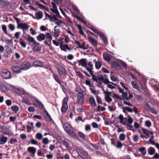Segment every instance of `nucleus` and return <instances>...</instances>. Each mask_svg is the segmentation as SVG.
<instances>
[{"label":"nucleus","instance_id":"obj_58","mask_svg":"<svg viewBox=\"0 0 159 159\" xmlns=\"http://www.w3.org/2000/svg\"><path fill=\"white\" fill-rule=\"evenodd\" d=\"M93 69H90L89 68V67H87V69H86L88 71H89L90 73V75L92 76L94 75V74H93Z\"/></svg>","mask_w":159,"mask_h":159},{"label":"nucleus","instance_id":"obj_20","mask_svg":"<svg viewBox=\"0 0 159 159\" xmlns=\"http://www.w3.org/2000/svg\"><path fill=\"white\" fill-rule=\"evenodd\" d=\"M148 152L149 155H153L155 153V150L154 148L151 147L148 149Z\"/></svg>","mask_w":159,"mask_h":159},{"label":"nucleus","instance_id":"obj_12","mask_svg":"<svg viewBox=\"0 0 159 159\" xmlns=\"http://www.w3.org/2000/svg\"><path fill=\"white\" fill-rule=\"evenodd\" d=\"M11 68L14 72L17 74L20 73L22 70L20 66V67L16 66H12Z\"/></svg>","mask_w":159,"mask_h":159},{"label":"nucleus","instance_id":"obj_47","mask_svg":"<svg viewBox=\"0 0 159 159\" xmlns=\"http://www.w3.org/2000/svg\"><path fill=\"white\" fill-rule=\"evenodd\" d=\"M12 110L15 112H17L19 110V107L17 106H14L11 107Z\"/></svg>","mask_w":159,"mask_h":159},{"label":"nucleus","instance_id":"obj_3","mask_svg":"<svg viewBox=\"0 0 159 159\" xmlns=\"http://www.w3.org/2000/svg\"><path fill=\"white\" fill-rule=\"evenodd\" d=\"M2 77L5 79H11L12 78L11 73L8 70L3 69L1 72Z\"/></svg>","mask_w":159,"mask_h":159},{"label":"nucleus","instance_id":"obj_18","mask_svg":"<svg viewBox=\"0 0 159 159\" xmlns=\"http://www.w3.org/2000/svg\"><path fill=\"white\" fill-rule=\"evenodd\" d=\"M45 38V35L43 33L40 34L37 37V39L39 41H41L44 40Z\"/></svg>","mask_w":159,"mask_h":159},{"label":"nucleus","instance_id":"obj_13","mask_svg":"<svg viewBox=\"0 0 159 159\" xmlns=\"http://www.w3.org/2000/svg\"><path fill=\"white\" fill-rule=\"evenodd\" d=\"M133 119L130 116H128V124L127 125L128 127H129V130H131V129L133 128V126L131 125L133 123Z\"/></svg>","mask_w":159,"mask_h":159},{"label":"nucleus","instance_id":"obj_14","mask_svg":"<svg viewBox=\"0 0 159 159\" xmlns=\"http://www.w3.org/2000/svg\"><path fill=\"white\" fill-rule=\"evenodd\" d=\"M53 77L55 80L58 84H61V83H65V84H66V83L62 81L58 75H56V74H54L53 76Z\"/></svg>","mask_w":159,"mask_h":159},{"label":"nucleus","instance_id":"obj_27","mask_svg":"<svg viewBox=\"0 0 159 159\" xmlns=\"http://www.w3.org/2000/svg\"><path fill=\"white\" fill-rule=\"evenodd\" d=\"M89 41L91 42L92 44L94 47L97 46V43L96 41L93 38L90 37L89 38Z\"/></svg>","mask_w":159,"mask_h":159},{"label":"nucleus","instance_id":"obj_62","mask_svg":"<svg viewBox=\"0 0 159 159\" xmlns=\"http://www.w3.org/2000/svg\"><path fill=\"white\" fill-rule=\"evenodd\" d=\"M152 159H159V154L156 153L152 157Z\"/></svg>","mask_w":159,"mask_h":159},{"label":"nucleus","instance_id":"obj_15","mask_svg":"<svg viewBox=\"0 0 159 159\" xmlns=\"http://www.w3.org/2000/svg\"><path fill=\"white\" fill-rule=\"evenodd\" d=\"M34 104V106L39 108L43 109L44 108V106L42 103L38 100H35Z\"/></svg>","mask_w":159,"mask_h":159},{"label":"nucleus","instance_id":"obj_2","mask_svg":"<svg viewBox=\"0 0 159 159\" xmlns=\"http://www.w3.org/2000/svg\"><path fill=\"white\" fill-rule=\"evenodd\" d=\"M63 127L66 131L69 134L75 137L76 134L74 133L73 129L68 123H65L63 125Z\"/></svg>","mask_w":159,"mask_h":159},{"label":"nucleus","instance_id":"obj_49","mask_svg":"<svg viewBox=\"0 0 159 159\" xmlns=\"http://www.w3.org/2000/svg\"><path fill=\"white\" fill-rule=\"evenodd\" d=\"M78 135L82 139L84 140L85 139V135L81 132H79L78 133Z\"/></svg>","mask_w":159,"mask_h":159},{"label":"nucleus","instance_id":"obj_4","mask_svg":"<svg viewBox=\"0 0 159 159\" xmlns=\"http://www.w3.org/2000/svg\"><path fill=\"white\" fill-rule=\"evenodd\" d=\"M60 76H65L66 75V70L64 67L59 65L57 66V67Z\"/></svg>","mask_w":159,"mask_h":159},{"label":"nucleus","instance_id":"obj_50","mask_svg":"<svg viewBox=\"0 0 159 159\" xmlns=\"http://www.w3.org/2000/svg\"><path fill=\"white\" fill-rule=\"evenodd\" d=\"M89 103L93 107H95L96 106L95 100H89Z\"/></svg>","mask_w":159,"mask_h":159},{"label":"nucleus","instance_id":"obj_43","mask_svg":"<svg viewBox=\"0 0 159 159\" xmlns=\"http://www.w3.org/2000/svg\"><path fill=\"white\" fill-rule=\"evenodd\" d=\"M103 57L104 59L107 61H109L111 60V58L108 56L103 54Z\"/></svg>","mask_w":159,"mask_h":159},{"label":"nucleus","instance_id":"obj_44","mask_svg":"<svg viewBox=\"0 0 159 159\" xmlns=\"http://www.w3.org/2000/svg\"><path fill=\"white\" fill-rule=\"evenodd\" d=\"M45 37L46 38L49 39L50 40V42L51 43V40L52 39V37L51 34L49 33H47L45 34Z\"/></svg>","mask_w":159,"mask_h":159},{"label":"nucleus","instance_id":"obj_33","mask_svg":"<svg viewBox=\"0 0 159 159\" xmlns=\"http://www.w3.org/2000/svg\"><path fill=\"white\" fill-rule=\"evenodd\" d=\"M139 151L141 152L142 155H145L147 151L145 148L144 147H142L139 149Z\"/></svg>","mask_w":159,"mask_h":159},{"label":"nucleus","instance_id":"obj_60","mask_svg":"<svg viewBox=\"0 0 159 159\" xmlns=\"http://www.w3.org/2000/svg\"><path fill=\"white\" fill-rule=\"evenodd\" d=\"M125 135L123 134H120V140L123 141L125 140Z\"/></svg>","mask_w":159,"mask_h":159},{"label":"nucleus","instance_id":"obj_19","mask_svg":"<svg viewBox=\"0 0 159 159\" xmlns=\"http://www.w3.org/2000/svg\"><path fill=\"white\" fill-rule=\"evenodd\" d=\"M119 116L118 118H116L114 121L115 125L117 128L118 132H119Z\"/></svg>","mask_w":159,"mask_h":159},{"label":"nucleus","instance_id":"obj_38","mask_svg":"<svg viewBox=\"0 0 159 159\" xmlns=\"http://www.w3.org/2000/svg\"><path fill=\"white\" fill-rule=\"evenodd\" d=\"M75 17L79 20L82 22L83 24L86 25L87 24L86 21L84 20L82 18L80 17V16H76Z\"/></svg>","mask_w":159,"mask_h":159},{"label":"nucleus","instance_id":"obj_34","mask_svg":"<svg viewBox=\"0 0 159 159\" xmlns=\"http://www.w3.org/2000/svg\"><path fill=\"white\" fill-rule=\"evenodd\" d=\"M27 150L28 152L33 154H34L36 151V149L35 148L31 147H29Z\"/></svg>","mask_w":159,"mask_h":159},{"label":"nucleus","instance_id":"obj_53","mask_svg":"<svg viewBox=\"0 0 159 159\" xmlns=\"http://www.w3.org/2000/svg\"><path fill=\"white\" fill-rule=\"evenodd\" d=\"M35 4L40 7L41 9H44V8H45V7L42 4L38 2H36Z\"/></svg>","mask_w":159,"mask_h":159},{"label":"nucleus","instance_id":"obj_31","mask_svg":"<svg viewBox=\"0 0 159 159\" xmlns=\"http://www.w3.org/2000/svg\"><path fill=\"white\" fill-rule=\"evenodd\" d=\"M7 138L3 136L0 139V143L3 144L5 143L7 141Z\"/></svg>","mask_w":159,"mask_h":159},{"label":"nucleus","instance_id":"obj_37","mask_svg":"<svg viewBox=\"0 0 159 159\" xmlns=\"http://www.w3.org/2000/svg\"><path fill=\"white\" fill-rule=\"evenodd\" d=\"M19 43L20 45L23 48H25L26 47V44L25 42L24 41V40L22 39H20Z\"/></svg>","mask_w":159,"mask_h":159},{"label":"nucleus","instance_id":"obj_54","mask_svg":"<svg viewBox=\"0 0 159 159\" xmlns=\"http://www.w3.org/2000/svg\"><path fill=\"white\" fill-rule=\"evenodd\" d=\"M45 112L46 113V116L47 118L49 120L51 121L52 120V119L50 115L48 113V112L46 111H45Z\"/></svg>","mask_w":159,"mask_h":159},{"label":"nucleus","instance_id":"obj_23","mask_svg":"<svg viewBox=\"0 0 159 159\" xmlns=\"http://www.w3.org/2000/svg\"><path fill=\"white\" fill-rule=\"evenodd\" d=\"M57 26H56L54 28V34L57 37H58L61 32L60 31L59 29H56V28L57 27Z\"/></svg>","mask_w":159,"mask_h":159},{"label":"nucleus","instance_id":"obj_10","mask_svg":"<svg viewBox=\"0 0 159 159\" xmlns=\"http://www.w3.org/2000/svg\"><path fill=\"white\" fill-rule=\"evenodd\" d=\"M29 25H27L25 23H20L17 26V28L18 29H22L23 30H28L29 28Z\"/></svg>","mask_w":159,"mask_h":159},{"label":"nucleus","instance_id":"obj_8","mask_svg":"<svg viewBox=\"0 0 159 159\" xmlns=\"http://www.w3.org/2000/svg\"><path fill=\"white\" fill-rule=\"evenodd\" d=\"M33 65L34 67H44L43 63L39 60H37L34 61Z\"/></svg>","mask_w":159,"mask_h":159},{"label":"nucleus","instance_id":"obj_25","mask_svg":"<svg viewBox=\"0 0 159 159\" xmlns=\"http://www.w3.org/2000/svg\"><path fill=\"white\" fill-rule=\"evenodd\" d=\"M27 40L30 43H33V44H35L37 42L30 35H28V37L27 39Z\"/></svg>","mask_w":159,"mask_h":159},{"label":"nucleus","instance_id":"obj_5","mask_svg":"<svg viewBox=\"0 0 159 159\" xmlns=\"http://www.w3.org/2000/svg\"><path fill=\"white\" fill-rule=\"evenodd\" d=\"M20 67L22 70H27L30 67V64L28 61L24 62L21 64Z\"/></svg>","mask_w":159,"mask_h":159},{"label":"nucleus","instance_id":"obj_46","mask_svg":"<svg viewBox=\"0 0 159 159\" xmlns=\"http://www.w3.org/2000/svg\"><path fill=\"white\" fill-rule=\"evenodd\" d=\"M61 23H63L64 24L67 26V25L65 23L63 22L61 20H58L57 22H55V24H57V26L59 27H60L61 26L60 24Z\"/></svg>","mask_w":159,"mask_h":159},{"label":"nucleus","instance_id":"obj_29","mask_svg":"<svg viewBox=\"0 0 159 159\" xmlns=\"http://www.w3.org/2000/svg\"><path fill=\"white\" fill-rule=\"evenodd\" d=\"M88 28L93 31L94 33L99 34L101 32L98 30L95 27L93 26H91L90 27H89Z\"/></svg>","mask_w":159,"mask_h":159},{"label":"nucleus","instance_id":"obj_11","mask_svg":"<svg viewBox=\"0 0 159 159\" xmlns=\"http://www.w3.org/2000/svg\"><path fill=\"white\" fill-rule=\"evenodd\" d=\"M128 121V118H124L123 116L120 114V123L124 125H127L128 123L127 122Z\"/></svg>","mask_w":159,"mask_h":159},{"label":"nucleus","instance_id":"obj_21","mask_svg":"<svg viewBox=\"0 0 159 159\" xmlns=\"http://www.w3.org/2000/svg\"><path fill=\"white\" fill-rule=\"evenodd\" d=\"M36 16V18L37 19H40L42 18L43 16V12L42 11H38L35 14Z\"/></svg>","mask_w":159,"mask_h":159},{"label":"nucleus","instance_id":"obj_52","mask_svg":"<svg viewBox=\"0 0 159 159\" xmlns=\"http://www.w3.org/2000/svg\"><path fill=\"white\" fill-rule=\"evenodd\" d=\"M36 138L39 139H41L43 137L42 134L40 133H38L36 135Z\"/></svg>","mask_w":159,"mask_h":159},{"label":"nucleus","instance_id":"obj_55","mask_svg":"<svg viewBox=\"0 0 159 159\" xmlns=\"http://www.w3.org/2000/svg\"><path fill=\"white\" fill-rule=\"evenodd\" d=\"M145 125L148 127H149L151 125V123L149 120H147L145 122Z\"/></svg>","mask_w":159,"mask_h":159},{"label":"nucleus","instance_id":"obj_56","mask_svg":"<svg viewBox=\"0 0 159 159\" xmlns=\"http://www.w3.org/2000/svg\"><path fill=\"white\" fill-rule=\"evenodd\" d=\"M89 66V68L90 69H93V65L92 64V61H89L87 63V65Z\"/></svg>","mask_w":159,"mask_h":159},{"label":"nucleus","instance_id":"obj_32","mask_svg":"<svg viewBox=\"0 0 159 159\" xmlns=\"http://www.w3.org/2000/svg\"><path fill=\"white\" fill-rule=\"evenodd\" d=\"M60 48L61 50L65 52L66 51V49H67L69 51H70V48L69 47L68 45L67 44L64 45Z\"/></svg>","mask_w":159,"mask_h":159},{"label":"nucleus","instance_id":"obj_48","mask_svg":"<svg viewBox=\"0 0 159 159\" xmlns=\"http://www.w3.org/2000/svg\"><path fill=\"white\" fill-rule=\"evenodd\" d=\"M8 28L11 31H12L15 30V27L12 24H10L8 25Z\"/></svg>","mask_w":159,"mask_h":159},{"label":"nucleus","instance_id":"obj_1","mask_svg":"<svg viewBox=\"0 0 159 159\" xmlns=\"http://www.w3.org/2000/svg\"><path fill=\"white\" fill-rule=\"evenodd\" d=\"M10 88L12 90L16 93L19 95L24 94L26 98L23 99H36L34 97L27 93L25 92L23 89L13 86H11Z\"/></svg>","mask_w":159,"mask_h":159},{"label":"nucleus","instance_id":"obj_39","mask_svg":"<svg viewBox=\"0 0 159 159\" xmlns=\"http://www.w3.org/2000/svg\"><path fill=\"white\" fill-rule=\"evenodd\" d=\"M147 105L149 107L150 109V111L151 112L156 115L158 113L157 111L155 109L153 108H151L150 107V106L148 104H147Z\"/></svg>","mask_w":159,"mask_h":159},{"label":"nucleus","instance_id":"obj_24","mask_svg":"<svg viewBox=\"0 0 159 159\" xmlns=\"http://www.w3.org/2000/svg\"><path fill=\"white\" fill-rule=\"evenodd\" d=\"M50 10L53 13L56 14V16H58L60 18L61 17L60 16L59 13L57 8V7L56 8H51Z\"/></svg>","mask_w":159,"mask_h":159},{"label":"nucleus","instance_id":"obj_63","mask_svg":"<svg viewBox=\"0 0 159 159\" xmlns=\"http://www.w3.org/2000/svg\"><path fill=\"white\" fill-rule=\"evenodd\" d=\"M112 97L115 99H117L118 98H119V96L117 94L115 93H113L111 95Z\"/></svg>","mask_w":159,"mask_h":159},{"label":"nucleus","instance_id":"obj_51","mask_svg":"<svg viewBox=\"0 0 159 159\" xmlns=\"http://www.w3.org/2000/svg\"><path fill=\"white\" fill-rule=\"evenodd\" d=\"M61 86V89H62V91L64 92V93H66V88H65L63 85L62 84V83H61V84H59Z\"/></svg>","mask_w":159,"mask_h":159},{"label":"nucleus","instance_id":"obj_36","mask_svg":"<svg viewBox=\"0 0 159 159\" xmlns=\"http://www.w3.org/2000/svg\"><path fill=\"white\" fill-rule=\"evenodd\" d=\"M0 131L4 134H8V133L7 132V129L4 127L0 125Z\"/></svg>","mask_w":159,"mask_h":159},{"label":"nucleus","instance_id":"obj_9","mask_svg":"<svg viewBox=\"0 0 159 159\" xmlns=\"http://www.w3.org/2000/svg\"><path fill=\"white\" fill-rule=\"evenodd\" d=\"M79 155L83 158H86L87 157V153L82 150H80L78 151Z\"/></svg>","mask_w":159,"mask_h":159},{"label":"nucleus","instance_id":"obj_59","mask_svg":"<svg viewBox=\"0 0 159 159\" xmlns=\"http://www.w3.org/2000/svg\"><path fill=\"white\" fill-rule=\"evenodd\" d=\"M49 142V141L47 138H45L43 139V143L45 144H47Z\"/></svg>","mask_w":159,"mask_h":159},{"label":"nucleus","instance_id":"obj_26","mask_svg":"<svg viewBox=\"0 0 159 159\" xmlns=\"http://www.w3.org/2000/svg\"><path fill=\"white\" fill-rule=\"evenodd\" d=\"M122 109H123V111L125 113L126 112V111H128L129 112L131 113L132 112L133 110L131 108L129 107H122Z\"/></svg>","mask_w":159,"mask_h":159},{"label":"nucleus","instance_id":"obj_41","mask_svg":"<svg viewBox=\"0 0 159 159\" xmlns=\"http://www.w3.org/2000/svg\"><path fill=\"white\" fill-rule=\"evenodd\" d=\"M2 29L6 34L10 36V35L7 34V27L5 25H2Z\"/></svg>","mask_w":159,"mask_h":159},{"label":"nucleus","instance_id":"obj_57","mask_svg":"<svg viewBox=\"0 0 159 159\" xmlns=\"http://www.w3.org/2000/svg\"><path fill=\"white\" fill-rule=\"evenodd\" d=\"M62 143L66 147L69 148V143L65 141H62Z\"/></svg>","mask_w":159,"mask_h":159},{"label":"nucleus","instance_id":"obj_40","mask_svg":"<svg viewBox=\"0 0 159 159\" xmlns=\"http://www.w3.org/2000/svg\"><path fill=\"white\" fill-rule=\"evenodd\" d=\"M101 65L102 64L99 61H98L95 63V66L96 68L97 69H100L101 66Z\"/></svg>","mask_w":159,"mask_h":159},{"label":"nucleus","instance_id":"obj_35","mask_svg":"<svg viewBox=\"0 0 159 159\" xmlns=\"http://www.w3.org/2000/svg\"><path fill=\"white\" fill-rule=\"evenodd\" d=\"M105 99H112L110 96L111 95L110 92L107 91L105 92Z\"/></svg>","mask_w":159,"mask_h":159},{"label":"nucleus","instance_id":"obj_6","mask_svg":"<svg viewBox=\"0 0 159 159\" xmlns=\"http://www.w3.org/2000/svg\"><path fill=\"white\" fill-rule=\"evenodd\" d=\"M33 49L34 52H38L40 51L42 48V47L40 46L39 43L36 42L33 45Z\"/></svg>","mask_w":159,"mask_h":159},{"label":"nucleus","instance_id":"obj_28","mask_svg":"<svg viewBox=\"0 0 159 159\" xmlns=\"http://www.w3.org/2000/svg\"><path fill=\"white\" fill-rule=\"evenodd\" d=\"M76 91L78 92V99H84V98L83 93L79 92L78 90H76Z\"/></svg>","mask_w":159,"mask_h":159},{"label":"nucleus","instance_id":"obj_30","mask_svg":"<svg viewBox=\"0 0 159 159\" xmlns=\"http://www.w3.org/2000/svg\"><path fill=\"white\" fill-rule=\"evenodd\" d=\"M111 66L112 68H116L119 66V64L116 62L113 61L111 63Z\"/></svg>","mask_w":159,"mask_h":159},{"label":"nucleus","instance_id":"obj_17","mask_svg":"<svg viewBox=\"0 0 159 159\" xmlns=\"http://www.w3.org/2000/svg\"><path fill=\"white\" fill-rule=\"evenodd\" d=\"M86 59H81L79 63L82 66L86 69L87 68L89 67L87 66V63L86 61Z\"/></svg>","mask_w":159,"mask_h":159},{"label":"nucleus","instance_id":"obj_61","mask_svg":"<svg viewBox=\"0 0 159 159\" xmlns=\"http://www.w3.org/2000/svg\"><path fill=\"white\" fill-rule=\"evenodd\" d=\"M76 73L77 75L79 76L80 78H83L84 77V75L83 74L79 71H77Z\"/></svg>","mask_w":159,"mask_h":159},{"label":"nucleus","instance_id":"obj_16","mask_svg":"<svg viewBox=\"0 0 159 159\" xmlns=\"http://www.w3.org/2000/svg\"><path fill=\"white\" fill-rule=\"evenodd\" d=\"M100 36V38L103 41L105 44L108 43V41L105 35L104 34L101 32L98 34Z\"/></svg>","mask_w":159,"mask_h":159},{"label":"nucleus","instance_id":"obj_42","mask_svg":"<svg viewBox=\"0 0 159 159\" xmlns=\"http://www.w3.org/2000/svg\"><path fill=\"white\" fill-rule=\"evenodd\" d=\"M142 131L143 133L147 136L149 137V134L148 132V130L144 128L142 129Z\"/></svg>","mask_w":159,"mask_h":159},{"label":"nucleus","instance_id":"obj_45","mask_svg":"<svg viewBox=\"0 0 159 159\" xmlns=\"http://www.w3.org/2000/svg\"><path fill=\"white\" fill-rule=\"evenodd\" d=\"M85 42H84L82 43V44L81 45H80V46H79L78 47V48H81V49H87V47H85Z\"/></svg>","mask_w":159,"mask_h":159},{"label":"nucleus","instance_id":"obj_64","mask_svg":"<svg viewBox=\"0 0 159 159\" xmlns=\"http://www.w3.org/2000/svg\"><path fill=\"white\" fill-rule=\"evenodd\" d=\"M28 110L30 112H34L35 111L34 108L32 106H30L29 107Z\"/></svg>","mask_w":159,"mask_h":159},{"label":"nucleus","instance_id":"obj_22","mask_svg":"<svg viewBox=\"0 0 159 159\" xmlns=\"http://www.w3.org/2000/svg\"><path fill=\"white\" fill-rule=\"evenodd\" d=\"M0 88L2 89V91L4 92H7L8 91V89L6 86L5 85L2 83L0 84Z\"/></svg>","mask_w":159,"mask_h":159},{"label":"nucleus","instance_id":"obj_7","mask_svg":"<svg viewBox=\"0 0 159 159\" xmlns=\"http://www.w3.org/2000/svg\"><path fill=\"white\" fill-rule=\"evenodd\" d=\"M67 100H63L62 102V106L61 108V111L62 112H65L68 108V106L67 104Z\"/></svg>","mask_w":159,"mask_h":159}]
</instances>
